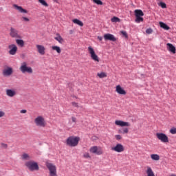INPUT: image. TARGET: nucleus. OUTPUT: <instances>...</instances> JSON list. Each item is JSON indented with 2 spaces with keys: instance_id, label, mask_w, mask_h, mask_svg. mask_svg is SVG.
Returning a JSON list of instances; mask_svg holds the SVG:
<instances>
[{
  "instance_id": "39448f33",
  "label": "nucleus",
  "mask_w": 176,
  "mask_h": 176,
  "mask_svg": "<svg viewBox=\"0 0 176 176\" xmlns=\"http://www.w3.org/2000/svg\"><path fill=\"white\" fill-rule=\"evenodd\" d=\"M88 52L91 56V58L96 61V63H100V58H98V56L96 54V52L94 51V49L93 47L89 46L88 47Z\"/></svg>"
},
{
  "instance_id": "f257e3e1",
  "label": "nucleus",
  "mask_w": 176,
  "mask_h": 176,
  "mask_svg": "<svg viewBox=\"0 0 176 176\" xmlns=\"http://www.w3.org/2000/svg\"><path fill=\"white\" fill-rule=\"evenodd\" d=\"M79 141H80V138L78 136H69L66 140V145L72 147L78 146Z\"/></svg>"
},
{
  "instance_id": "49530a36",
  "label": "nucleus",
  "mask_w": 176,
  "mask_h": 176,
  "mask_svg": "<svg viewBox=\"0 0 176 176\" xmlns=\"http://www.w3.org/2000/svg\"><path fill=\"white\" fill-rule=\"evenodd\" d=\"M69 32L70 35H72V34H74V30H69Z\"/></svg>"
},
{
  "instance_id": "423d86ee",
  "label": "nucleus",
  "mask_w": 176,
  "mask_h": 176,
  "mask_svg": "<svg viewBox=\"0 0 176 176\" xmlns=\"http://www.w3.org/2000/svg\"><path fill=\"white\" fill-rule=\"evenodd\" d=\"M34 124L37 127H45V118L43 116H37L34 120Z\"/></svg>"
},
{
  "instance_id": "a18cd8bd",
  "label": "nucleus",
  "mask_w": 176,
  "mask_h": 176,
  "mask_svg": "<svg viewBox=\"0 0 176 176\" xmlns=\"http://www.w3.org/2000/svg\"><path fill=\"white\" fill-rule=\"evenodd\" d=\"M98 39L100 41H102V36H98Z\"/></svg>"
},
{
  "instance_id": "7ed1b4c3",
  "label": "nucleus",
  "mask_w": 176,
  "mask_h": 176,
  "mask_svg": "<svg viewBox=\"0 0 176 176\" xmlns=\"http://www.w3.org/2000/svg\"><path fill=\"white\" fill-rule=\"evenodd\" d=\"M25 166L30 170V171H38V170H39L38 163L34 161H28L25 162Z\"/></svg>"
},
{
  "instance_id": "8fccbe9b",
  "label": "nucleus",
  "mask_w": 176,
  "mask_h": 176,
  "mask_svg": "<svg viewBox=\"0 0 176 176\" xmlns=\"http://www.w3.org/2000/svg\"><path fill=\"white\" fill-rule=\"evenodd\" d=\"M45 6H48L47 3L45 2Z\"/></svg>"
},
{
  "instance_id": "473e14b6",
  "label": "nucleus",
  "mask_w": 176,
  "mask_h": 176,
  "mask_svg": "<svg viewBox=\"0 0 176 176\" xmlns=\"http://www.w3.org/2000/svg\"><path fill=\"white\" fill-rule=\"evenodd\" d=\"M120 34H121V35H122V36H124V38H126V39H127V38H129V36L127 35V32H126V31H120Z\"/></svg>"
},
{
  "instance_id": "4c0bfd02",
  "label": "nucleus",
  "mask_w": 176,
  "mask_h": 176,
  "mask_svg": "<svg viewBox=\"0 0 176 176\" xmlns=\"http://www.w3.org/2000/svg\"><path fill=\"white\" fill-rule=\"evenodd\" d=\"M115 138H116V140H117V141H120V140H122V135H115Z\"/></svg>"
},
{
  "instance_id": "bb28decb",
  "label": "nucleus",
  "mask_w": 176,
  "mask_h": 176,
  "mask_svg": "<svg viewBox=\"0 0 176 176\" xmlns=\"http://www.w3.org/2000/svg\"><path fill=\"white\" fill-rule=\"evenodd\" d=\"M71 104L74 108H83V106L80 105L79 103H78L76 102H72Z\"/></svg>"
},
{
  "instance_id": "dca6fc26",
  "label": "nucleus",
  "mask_w": 176,
  "mask_h": 176,
  "mask_svg": "<svg viewBox=\"0 0 176 176\" xmlns=\"http://www.w3.org/2000/svg\"><path fill=\"white\" fill-rule=\"evenodd\" d=\"M12 74H13V68L12 67H7L6 69H4L3 71V76H10Z\"/></svg>"
},
{
  "instance_id": "aec40b11",
  "label": "nucleus",
  "mask_w": 176,
  "mask_h": 176,
  "mask_svg": "<svg viewBox=\"0 0 176 176\" xmlns=\"http://www.w3.org/2000/svg\"><path fill=\"white\" fill-rule=\"evenodd\" d=\"M37 50L40 54H45V47L42 45H36Z\"/></svg>"
},
{
  "instance_id": "1a4fd4ad",
  "label": "nucleus",
  "mask_w": 176,
  "mask_h": 176,
  "mask_svg": "<svg viewBox=\"0 0 176 176\" xmlns=\"http://www.w3.org/2000/svg\"><path fill=\"white\" fill-rule=\"evenodd\" d=\"M6 94L7 97H10V98H13L15 96H17V91L13 89H6Z\"/></svg>"
},
{
  "instance_id": "c03bdc74",
  "label": "nucleus",
  "mask_w": 176,
  "mask_h": 176,
  "mask_svg": "<svg viewBox=\"0 0 176 176\" xmlns=\"http://www.w3.org/2000/svg\"><path fill=\"white\" fill-rule=\"evenodd\" d=\"M20 113H27V110L25 109L21 110Z\"/></svg>"
},
{
  "instance_id": "c9c22d12",
  "label": "nucleus",
  "mask_w": 176,
  "mask_h": 176,
  "mask_svg": "<svg viewBox=\"0 0 176 176\" xmlns=\"http://www.w3.org/2000/svg\"><path fill=\"white\" fill-rule=\"evenodd\" d=\"M169 133H170V134H176V128H171L169 131Z\"/></svg>"
},
{
  "instance_id": "f03ea898",
  "label": "nucleus",
  "mask_w": 176,
  "mask_h": 176,
  "mask_svg": "<svg viewBox=\"0 0 176 176\" xmlns=\"http://www.w3.org/2000/svg\"><path fill=\"white\" fill-rule=\"evenodd\" d=\"M19 71H21L22 74H32V72H34L32 67H29L26 62H23L21 64Z\"/></svg>"
},
{
  "instance_id": "20e7f679",
  "label": "nucleus",
  "mask_w": 176,
  "mask_h": 176,
  "mask_svg": "<svg viewBox=\"0 0 176 176\" xmlns=\"http://www.w3.org/2000/svg\"><path fill=\"white\" fill-rule=\"evenodd\" d=\"M10 36L14 39H21L23 38L21 34H20V32L13 27L10 28Z\"/></svg>"
},
{
  "instance_id": "ddd939ff",
  "label": "nucleus",
  "mask_w": 176,
  "mask_h": 176,
  "mask_svg": "<svg viewBox=\"0 0 176 176\" xmlns=\"http://www.w3.org/2000/svg\"><path fill=\"white\" fill-rule=\"evenodd\" d=\"M89 152L91 153H95L96 155H102V150L99 148L97 146H91L89 148Z\"/></svg>"
},
{
  "instance_id": "4468645a",
  "label": "nucleus",
  "mask_w": 176,
  "mask_h": 176,
  "mask_svg": "<svg viewBox=\"0 0 176 176\" xmlns=\"http://www.w3.org/2000/svg\"><path fill=\"white\" fill-rule=\"evenodd\" d=\"M116 91L120 96H126V94H127L126 90H124V89H123V87L119 85L116 87Z\"/></svg>"
},
{
  "instance_id": "a878e982",
  "label": "nucleus",
  "mask_w": 176,
  "mask_h": 176,
  "mask_svg": "<svg viewBox=\"0 0 176 176\" xmlns=\"http://www.w3.org/2000/svg\"><path fill=\"white\" fill-rule=\"evenodd\" d=\"M160 25L161 28H163L164 30H166V31H168V30H170V27H168V25H167L166 23H164L163 22H160Z\"/></svg>"
},
{
  "instance_id": "2eb2a0df",
  "label": "nucleus",
  "mask_w": 176,
  "mask_h": 176,
  "mask_svg": "<svg viewBox=\"0 0 176 176\" xmlns=\"http://www.w3.org/2000/svg\"><path fill=\"white\" fill-rule=\"evenodd\" d=\"M104 41H111V42H116L117 38L111 34H105L104 35Z\"/></svg>"
},
{
  "instance_id": "c756f323",
  "label": "nucleus",
  "mask_w": 176,
  "mask_h": 176,
  "mask_svg": "<svg viewBox=\"0 0 176 176\" xmlns=\"http://www.w3.org/2000/svg\"><path fill=\"white\" fill-rule=\"evenodd\" d=\"M21 159L23 160H30V155L27 153H23L22 155H21Z\"/></svg>"
},
{
  "instance_id": "79ce46f5",
  "label": "nucleus",
  "mask_w": 176,
  "mask_h": 176,
  "mask_svg": "<svg viewBox=\"0 0 176 176\" xmlns=\"http://www.w3.org/2000/svg\"><path fill=\"white\" fill-rule=\"evenodd\" d=\"M72 120L73 123H76V118L72 117Z\"/></svg>"
},
{
  "instance_id": "7c9ffc66",
  "label": "nucleus",
  "mask_w": 176,
  "mask_h": 176,
  "mask_svg": "<svg viewBox=\"0 0 176 176\" xmlns=\"http://www.w3.org/2000/svg\"><path fill=\"white\" fill-rule=\"evenodd\" d=\"M111 21H112V23H120V19H119L118 17H116V16H113L111 19Z\"/></svg>"
},
{
  "instance_id": "de8ad7c7",
  "label": "nucleus",
  "mask_w": 176,
  "mask_h": 176,
  "mask_svg": "<svg viewBox=\"0 0 176 176\" xmlns=\"http://www.w3.org/2000/svg\"><path fill=\"white\" fill-rule=\"evenodd\" d=\"M53 2H56V3H60L58 2V0H53Z\"/></svg>"
},
{
  "instance_id": "f8f14e48",
  "label": "nucleus",
  "mask_w": 176,
  "mask_h": 176,
  "mask_svg": "<svg viewBox=\"0 0 176 176\" xmlns=\"http://www.w3.org/2000/svg\"><path fill=\"white\" fill-rule=\"evenodd\" d=\"M115 124L116 126H120V127H130V126H131V124H130V122L122 120H116Z\"/></svg>"
},
{
  "instance_id": "72a5a7b5",
  "label": "nucleus",
  "mask_w": 176,
  "mask_h": 176,
  "mask_svg": "<svg viewBox=\"0 0 176 176\" xmlns=\"http://www.w3.org/2000/svg\"><path fill=\"white\" fill-rule=\"evenodd\" d=\"M142 21H144V18H142L141 16H136V19H135L136 23H141Z\"/></svg>"
},
{
  "instance_id": "58836bf2",
  "label": "nucleus",
  "mask_w": 176,
  "mask_h": 176,
  "mask_svg": "<svg viewBox=\"0 0 176 176\" xmlns=\"http://www.w3.org/2000/svg\"><path fill=\"white\" fill-rule=\"evenodd\" d=\"M21 20L22 21H30V19H28V18H27V17H25V16H22L21 19Z\"/></svg>"
},
{
  "instance_id": "9b49d317",
  "label": "nucleus",
  "mask_w": 176,
  "mask_h": 176,
  "mask_svg": "<svg viewBox=\"0 0 176 176\" xmlns=\"http://www.w3.org/2000/svg\"><path fill=\"white\" fill-rule=\"evenodd\" d=\"M111 151H114V152H118V153H120L122 152H124V146H122V144H117L116 146L111 148Z\"/></svg>"
},
{
  "instance_id": "4be33fe9",
  "label": "nucleus",
  "mask_w": 176,
  "mask_h": 176,
  "mask_svg": "<svg viewBox=\"0 0 176 176\" xmlns=\"http://www.w3.org/2000/svg\"><path fill=\"white\" fill-rule=\"evenodd\" d=\"M120 134H129V128L125 127L118 130Z\"/></svg>"
},
{
  "instance_id": "0eeeda50",
  "label": "nucleus",
  "mask_w": 176,
  "mask_h": 176,
  "mask_svg": "<svg viewBox=\"0 0 176 176\" xmlns=\"http://www.w3.org/2000/svg\"><path fill=\"white\" fill-rule=\"evenodd\" d=\"M155 135L157 140L161 141V142H163L164 144L168 143V136H167V135H166L165 133H157Z\"/></svg>"
},
{
  "instance_id": "37998d69",
  "label": "nucleus",
  "mask_w": 176,
  "mask_h": 176,
  "mask_svg": "<svg viewBox=\"0 0 176 176\" xmlns=\"http://www.w3.org/2000/svg\"><path fill=\"white\" fill-rule=\"evenodd\" d=\"M38 2H40V3H41V5L45 6V0H38Z\"/></svg>"
},
{
  "instance_id": "c85d7f7f",
  "label": "nucleus",
  "mask_w": 176,
  "mask_h": 176,
  "mask_svg": "<svg viewBox=\"0 0 176 176\" xmlns=\"http://www.w3.org/2000/svg\"><path fill=\"white\" fill-rule=\"evenodd\" d=\"M97 76H98V78H100V79H102V78H107V73H105L104 72L98 73Z\"/></svg>"
},
{
  "instance_id": "3c124183",
  "label": "nucleus",
  "mask_w": 176,
  "mask_h": 176,
  "mask_svg": "<svg viewBox=\"0 0 176 176\" xmlns=\"http://www.w3.org/2000/svg\"><path fill=\"white\" fill-rule=\"evenodd\" d=\"M170 176H176L175 174H171Z\"/></svg>"
},
{
  "instance_id": "cd10ccee",
  "label": "nucleus",
  "mask_w": 176,
  "mask_h": 176,
  "mask_svg": "<svg viewBox=\"0 0 176 176\" xmlns=\"http://www.w3.org/2000/svg\"><path fill=\"white\" fill-rule=\"evenodd\" d=\"M52 50H55L58 54L61 53V48L56 45L52 46Z\"/></svg>"
},
{
  "instance_id": "f3484780",
  "label": "nucleus",
  "mask_w": 176,
  "mask_h": 176,
  "mask_svg": "<svg viewBox=\"0 0 176 176\" xmlns=\"http://www.w3.org/2000/svg\"><path fill=\"white\" fill-rule=\"evenodd\" d=\"M146 176H155V172L153 171L152 168L149 166H147L146 167Z\"/></svg>"
},
{
  "instance_id": "a211bd4d",
  "label": "nucleus",
  "mask_w": 176,
  "mask_h": 176,
  "mask_svg": "<svg viewBox=\"0 0 176 176\" xmlns=\"http://www.w3.org/2000/svg\"><path fill=\"white\" fill-rule=\"evenodd\" d=\"M167 46V49L169 52H170L171 53H173V54H175L176 52V49L174 45H173V44L168 43L166 44Z\"/></svg>"
},
{
  "instance_id": "e433bc0d",
  "label": "nucleus",
  "mask_w": 176,
  "mask_h": 176,
  "mask_svg": "<svg viewBox=\"0 0 176 176\" xmlns=\"http://www.w3.org/2000/svg\"><path fill=\"white\" fill-rule=\"evenodd\" d=\"M94 2L97 5H102V1H101V0H94Z\"/></svg>"
},
{
  "instance_id": "b1692460",
  "label": "nucleus",
  "mask_w": 176,
  "mask_h": 176,
  "mask_svg": "<svg viewBox=\"0 0 176 176\" xmlns=\"http://www.w3.org/2000/svg\"><path fill=\"white\" fill-rule=\"evenodd\" d=\"M54 39L58 41L59 43H63V42H64V38L61 37L60 34H56V36L54 38Z\"/></svg>"
},
{
  "instance_id": "a19ab883",
  "label": "nucleus",
  "mask_w": 176,
  "mask_h": 176,
  "mask_svg": "<svg viewBox=\"0 0 176 176\" xmlns=\"http://www.w3.org/2000/svg\"><path fill=\"white\" fill-rule=\"evenodd\" d=\"M5 116V111H0V118H3Z\"/></svg>"
},
{
  "instance_id": "412c9836",
  "label": "nucleus",
  "mask_w": 176,
  "mask_h": 176,
  "mask_svg": "<svg viewBox=\"0 0 176 176\" xmlns=\"http://www.w3.org/2000/svg\"><path fill=\"white\" fill-rule=\"evenodd\" d=\"M135 17H142V16H144V12L141 10H135Z\"/></svg>"
},
{
  "instance_id": "9d476101",
  "label": "nucleus",
  "mask_w": 176,
  "mask_h": 176,
  "mask_svg": "<svg viewBox=\"0 0 176 176\" xmlns=\"http://www.w3.org/2000/svg\"><path fill=\"white\" fill-rule=\"evenodd\" d=\"M12 7L14 9H15V10H17V12L21 14H27V13H28V10L23 8V7L18 6L17 4L12 5Z\"/></svg>"
},
{
  "instance_id": "5701e85b",
  "label": "nucleus",
  "mask_w": 176,
  "mask_h": 176,
  "mask_svg": "<svg viewBox=\"0 0 176 176\" xmlns=\"http://www.w3.org/2000/svg\"><path fill=\"white\" fill-rule=\"evenodd\" d=\"M150 156L151 159L155 160V162L160 160V156L157 154H151Z\"/></svg>"
},
{
  "instance_id": "f704fd0d",
  "label": "nucleus",
  "mask_w": 176,
  "mask_h": 176,
  "mask_svg": "<svg viewBox=\"0 0 176 176\" xmlns=\"http://www.w3.org/2000/svg\"><path fill=\"white\" fill-rule=\"evenodd\" d=\"M83 157H85V159H91V157L90 156V154L89 153H85L83 154Z\"/></svg>"
},
{
  "instance_id": "09e8293b",
  "label": "nucleus",
  "mask_w": 176,
  "mask_h": 176,
  "mask_svg": "<svg viewBox=\"0 0 176 176\" xmlns=\"http://www.w3.org/2000/svg\"><path fill=\"white\" fill-rule=\"evenodd\" d=\"M3 146H4L5 148H8V144H3Z\"/></svg>"
},
{
  "instance_id": "2f4dec72",
  "label": "nucleus",
  "mask_w": 176,
  "mask_h": 176,
  "mask_svg": "<svg viewBox=\"0 0 176 176\" xmlns=\"http://www.w3.org/2000/svg\"><path fill=\"white\" fill-rule=\"evenodd\" d=\"M158 6H160L162 9H166L167 8V5L166 4V3L164 2H160V3H158Z\"/></svg>"
},
{
  "instance_id": "6ab92c4d",
  "label": "nucleus",
  "mask_w": 176,
  "mask_h": 176,
  "mask_svg": "<svg viewBox=\"0 0 176 176\" xmlns=\"http://www.w3.org/2000/svg\"><path fill=\"white\" fill-rule=\"evenodd\" d=\"M15 42L16 43V45H18L20 47H24V40L21 39V38H16L15 40Z\"/></svg>"
},
{
  "instance_id": "6e6552de",
  "label": "nucleus",
  "mask_w": 176,
  "mask_h": 176,
  "mask_svg": "<svg viewBox=\"0 0 176 176\" xmlns=\"http://www.w3.org/2000/svg\"><path fill=\"white\" fill-rule=\"evenodd\" d=\"M8 49H9V54L10 56H14L16 53H17V45L16 44H11L8 45Z\"/></svg>"
},
{
  "instance_id": "393cba45",
  "label": "nucleus",
  "mask_w": 176,
  "mask_h": 176,
  "mask_svg": "<svg viewBox=\"0 0 176 176\" xmlns=\"http://www.w3.org/2000/svg\"><path fill=\"white\" fill-rule=\"evenodd\" d=\"M72 21L74 24H77V25H79L80 27H83V22H82V21L75 19H73Z\"/></svg>"
},
{
  "instance_id": "ea45409f",
  "label": "nucleus",
  "mask_w": 176,
  "mask_h": 176,
  "mask_svg": "<svg viewBox=\"0 0 176 176\" xmlns=\"http://www.w3.org/2000/svg\"><path fill=\"white\" fill-rule=\"evenodd\" d=\"M146 34H151L153 32V30L151 28H148L146 30Z\"/></svg>"
}]
</instances>
